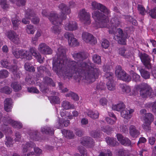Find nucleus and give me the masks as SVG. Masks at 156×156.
Here are the masks:
<instances>
[{
    "label": "nucleus",
    "instance_id": "obj_1",
    "mask_svg": "<svg viewBox=\"0 0 156 156\" xmlns=\"http://www.w3.org/2000/svg\"><path fill=\"white\" fill-rule=\"evenodd\" d=\"M52 65L53 70L60 77L69 80L73 77L75 80L82 79L89 83L98 79L101 73L99 69L89 61L79 63L74 60L68 61L66 49L62 47L58 49Z\"/></svg>",
    "mask_w": 156,
    "mask_h": 156
},
{
    "label": "nucleus",
    "instance_id": "obj_2",
    "mask_svg": "<svg viewBox=\"0 0 156 156\" xmlns=\"http://www.w3.org/2000/svg\"><path fill=\"white\" fill-rule=\"evenodd\" d=\"M58 8L61 11V12L60 15L58 17V18L61 20V22L59 23H58L57 24H53L55 26L52 27L51 28L52 32L56 35L60 34L61 32V29L58 25L61 24L63 20L66 19L67 15L71 13L70 9L64 3L61 4L59 5Z\"/></svg>",
    "mask_w": 156,
    "mask_h": 156
},
{
    "label": "nucleus",
    "instance_id": "obj_3",
    "mask_svg": "<svg viewBox=\"0 0 156 156\" xmlns=\"http://www.w3.org/2000/svg\"><path fill=\"white\" fill-rule=\"evenodd\" d=\"M92 15V17L95 20V26L97 28L107 27V23L109 21L108 16L98 10L94 11Z\"/></svg>",
    "mask_w": 156,
    "mask_h": 156
},
{
    "label": "nucleus",
    "instance_id": "obj_4",
    "mask_svg": "<svg viewBox=\"0 0 156 156\" xmlns=\"http://www.w3.org/2000/svg\"><path fill=\"white\" fill-rule=\"evenodd\" d=\"M35 144L30 142L23 144L22 145V151L24 155L27 152V156H38L42 153V151L37 147H35Z\"/></svg>",
    "mask_w": 156,
    "mask_h": 156
},
{
    "label": "nucleus",
    "instance_id": "obj_5",
    "mask_svg": "<svg viewBox=\"0 0 156 156\" xmlns=\"http://www.w3.org/2000/svg\"><path fill=\"white\" fill-rule=\"evenodd\" d=\"M135 87L136 90H140V94L142 98L150 97L153 93L151 87L144 83L136 85Z\"/></svg>",
    "mask_w": 156,
    "mask_h": 156
},
{
    "label": "nucleus",
    "instance_id": "obj_6",
    "mask_svg": "<svg viewBox=\"0 0 156 156\" xmlns=\"http://www.w3.org/2000/svg\"><path fill=\"white\" fill-rule=\"evenodd\" d=\"M1 64L2 67L9 69L12 73L15 79L20 78L21 72H18V68L16 65L12 66L7 60H3L1 61Z\"/></svg>",
    "mask_w": 156,
    "mask_h": 156
},
{
    "label": "nucleus",
    "instance_id": "obj_7",
    "mask_svg": "<svg viewBox=\"0 0 156 156\" xmlns=\"http://www.w3.org/2000/svg\"><path fill=\"white\" fill-rule=\"evenodd\" d=\"M117 33H118L116 36L115 35V31L113 28L112 30H109L108 31L109 34L114 35L113 36V39L117 41L119 44H126V37L125 35L123 33V30L120 28L117 29Z\"/></svg>",
    "mask_w": 156,
    "mask_h": 156
},
{
    "label": "nucleus",
    "instance_id": "obj_8",
    "mask_svg": "<svg viewBox=\"0 0 156 156\" xmlns=\"http://www.w3.org/2000/svg\"><path fill=\"white\" fill-rule=\"evenodd\" d=\"M42 14L43 16L48 18L52 24H57L61 22V20L58 18V15L54 12L49 13L47 10L44 9L42 11Z\"/></svg>",
    "mask_w": 156,
    "mask_h": 156
},
{
    "label": "nucleus",
    "instance_id": "obj_9",
    "mask_svg": "<svg viewBox=\"0 0 156 156\" xmlns=\"http://www.w3.org/2000/svg\"><path fill=\"white\" fill-rule=\"evenodd\" d=\"M115 74L116 76L120 80L125 81L131 80V77L123 70L120 66H118L116 68Z\"/></svg>",
    "mask_w": 156,
    "mask_h": 156
},
{
    "label": "nucleus",
    "instance_id": "obj_10",
    "mask_svg": "<svg viewBox=\"0 0 156 156\" xmlns=\"http://www.w3.org/2000/svg\"><path fill=\"white\" fill-rule=\"evenodd\" d=\"M90 14L87 12L85 9H83L80 10L78 15L80 20L83 22L84 24L86 25H88L90 23Z\"/></svg>",
    "mask_w": 156,
    "mask_h": 156
},
{
    "label": "nucleus",
    "instance_id": "obj_11",
    "mask_svg": "<svg viewBox=\"0 0 156 156\" xmlns=\"http://www.w3.org/2000/svg\"><path fill=\"white\" fill-rule=\"evenodd\" d=\"M5 34L7 37L14 44H18L20 43L19 35L15 31L12 30L7 31Z\"/></svg>",
    "mask_w": 156,
    "mask_h": 156
},
{
    "label": "nucleus",
    "instance_id": "obj_12",
    "mask_svg": "<svg viewBox=\"0 0 156 156\" xmlns=\"http://www.w3.org/2000/svg\"><path fill=\"white\" fill-rule=\"evenodd\" d=\"M25 17L27 19H31V22L36 24L40 21L39 18L36 16L34 11L30 9H28L25 11Z\"/></svg>",
    "mask_w": 156,
    "mask_h": 156
},
{
    "label": "nucleus",
    "instance_id": "obj_13",
    "mask_svg": "<svg viewBox=\"0 0 156 156\" xmlns=\"http://www.w3.org/2000/svg\"><path fill=\"white\" fill-rule=\"evenodd\" d=\"M143 119L144 120V122L142 126L146 131H148L150 129L151 123L154 119L153 116L151 113H147Z\"/></svg>",
    "mask_w": 156,
    "mask_h": 156
},
{
    "label": "nucleus",
    "instance_id": "obj_14",
    "mask_svg": "<svg viewBox=\"0 0 156 156\" xmlns=\"http://www.w3.org/2000/svg\"><path fill=\"white\" fill-rule=\"evenodd\" d=\"M65 37L68 39L69 45L72 47L79 45L77 40L74 38L73 34L70 32H66L64 34Z\"/></svg>",
    "mask_w": 156,
    "mask_h": 156
},
{
    "label": "nucleus",
    "instance_id": "obj_15",
    "mask_svg": "<svg viewBox=\"0 0 156 156\" xmlns=\"http://www.w3.org/2000/svg\"><path fill=\"white\" fill-rule=\"evenodd\" d=\"M91 6L93 9L99 10L107 15H108L110 14V11L105 6L101 4L94 1L92 2Z\"/></svg>",
    "mask_w": 156,
    "mask_h": 156
},
{
    "label": "nucleus",
    "instance_id": "obj_16",
    "mask_svg": "<svg viewBox=\"0 0 156 156\" xmlns=\"http://www.w3.org/2000/svg\"><path fill=\"white\" fill-rule=\"evenodd\" d=\"M38 51L42 54L47 55H51L52 53V50L45 43H42L38 46Z\"/></svg>",
    "mask_w": 156,
    "mask_h": 156
},
{
    "label": "nucleus",
    "instance_id": "obj_17",
    "mask_svg": "<svg viewBox=\"0 0 156 156\" xmlns=\"http://www.w3.org/2000/svg\"><path fill=\"white\" fill-rule=\"evenodd\" d=\"M82 38L83 40L87 43L95 44L97 42L96 38L92 35L87 32L82 33Z\"/></svg>",
    "mask_w": 156,
    "mask_h": 156
},
{
    "label": "nucleus",
    "instance_id": "obj_18",
    "mask_svg": "<svg viewBox=\"0 0 156 156\" xmlns=\"http://www.w3.org/2000/svg\"><path fill=\"white\" fill-rule=\"evenodd\" d=\"M141 62L144 65L148 68L151 67V58L149 55L145 53H141L139 55Z\"/></svg>",
    "mask_w": 156,
    "mask_h": 156
},
{
    "label": "nucleus",
    "instance_id": "obj_19",
    "mask_svg": "<svg viewBox=\"0 0 156 156\" xmlns=\"http://www.w3.org/2000/svg\"><path fill=\"white\" fill-rule=\"evenodd\" d=\"M87 54L84 52H74L72 54L74 59L77 62L83 61L86 59L87 57Z\"/></svg>",
    "mask_w": 156,
    "mask_h": 156
},
{
    "label": "nucleus",
    "instance_id": "obj_20",
    "mask_svg": "<svg viewBox=\"0 0 156 156\" xmlns=\"http://www.w3.org/2000/svg\"><path fill=\"white\" fill-rule=\"evenodd\" d=\"M29 51L31 54L32 56H33L36 58L37 59V61L38 62L40 63H41L43 62L41 55L38 52L37 49L35 47H31L30 48Z\"/></svg>",
    "mask_w": 156,
    "mask_h": 156
},
{
    "label": "nucleus",
    "instance_id": "obj_21",
    "mask_svg": "<svg viewBox=\"0 0 156 156\" xmlns=\"http://www.w3.org/2000/svg\"><path fill=\"white\" fill-rule=\"evenodd\" d=\"M134 111V110L133 109H131L130 108H126L121 112V115L122 117L124 118L127 119H130L132 117V114Z\"/></svg>",
    "mask_w": 156,
    "mask_h": 156
},
{
    "label": "nucleus",
    "instance_id": "obj_22",
    "mask_svg": "<svg viewBox=\"0 0 156 156\" xmlns=\"http://www.w3.org/2000/svg\"><path fill=\"white\" fill-rule=\"evenodd\" d=\"M64 28L67 30L70 31L76 30L78 29L77 24L75 21H69L65 25Z\"/></svg>",
    "mask_w": 156,
    "mask_h": 156
},
{
    "label": "nucleus",
    "instance_id": "obj_23",
    "mask_svg": "<svg viewBox=\"0 0 156 156\" xmlns=\"http://www.w3.org/2000/svg\"><path fill=\"white\" fill-rule=\"evenodd\" d=\"M37 76L38 77H40L41 76L43 75L44 71L48 75V76H50L51 74L49 71L48 70L46 66H43L41 65L37 67Z\"/></svg>",
    "mask_w": 156,
    "mask_h": 156
},
{
    "label": "nucleus",
    "instance_id": "obj_24",
    "mask_svg": "<svg viewBox=\"0 0 156 156\" xmlns=\"http://www.w3.org/2000/svg\"><path fill=\"white\" fill-rule=\"evenodd\" d=\"M4 108L7 112H10L12 107V102L11 98H6L4 102Z\"/></svg>",
    "mask_w": 156,
    "mask_h": 156
},
{
    "label": "nucleus",
    "instance_id": "obj_25",
    "mask_svg": "<svg viewBox=\"0 0 156 156\" xmlns=\"http://www.w3.org/2000/svg\"><path fill=\"white\" fill-rule=\"evenodd\" d=\"M11 21L14 30H16L18 28L20 23V20L19 19V17L16 15L13 16L12 17Z\"/></svg>",
    "mask_w": 156,
    "mask_h": 156
},
{
    "label": "nucleus",
    "instance_id": "obj_26",
    "mask_svg": "<svg viewBox=\"0 0 156 156\" xmlns=\"http://www.w3.org/2000/svg\"><path fill=\"white\" fill-rule=\"evenodd\" d=\"M6 121L14 128L20 129L22 127L23 125L21 123L18 121H15L10 118H7Z\"/></svg>",
    "mask_w": 156,
    "mask_h": 156
},
{
    "label": "nucleus",
    "instance_id": "obj_27",
    "mask_svg": "<svg viewBox=\"0 0 156 156\" xmlns=\"http://www.w3.org/2000/svg\"><path fill=\"white\" fill-rule=\"evenodd\" d=\"M21 58L25 61L30 60L32 58V56L28 51L22 49Z\"/></svg>",
    "mask_w": 156,
    "mask_h": 156
},
{
    "label": "nucleus",
    "instance_id": "obj_28",
    "mask_svg": "<svg viewBox=\"0 0 156 156\" xmlns=\"http://www.w3.org/2000/svg\"><path fill=\"white\" fill-rule=\"evenodd\" d=\"M112 108L113 110L119 112L124 109L126 105L123 102L120 101L116 104L112 105Z\"/></svg>",
    "mask_w": 156,
    "mask_h": 156
},
{
    "label": "nucleus",
    "instance_id": "obj_29",
    "mask_svg": "<svg viewBox=\"0 0 156 156\" xmlns=\"http://www.w3.org/2000/svg\"><path fill=\"white\" fill-rule=\"evenodd\" d=\"M129 134L133 138H136L140 134L139 132L136 129L135 126L131 125L129 127Z\"/></svg>",
    "mask_w": 156,
    "mask_h": 156
},
{
    "label": "nucleus",
    "instance_id": "obj_30",
    "mask_svg": "<svg viewBox=\"0 0 156 156\" xmlns=\"http://www.w3.org/2000/svg\"><path fill=\"white\" fill-rule=\"evenodd\" d=\"M141 76L145 79H149L150 78V74L149 72L144 69L141 68L139 69Z\"/></svg>",
    "mask_w": 156,
    "mask_h": 156
},
{
    "label": "nucleus",
    "instance_id": "obj_31",
    "mask_svg": "<svg viewBox=\"0 0 156 156\" xmlns=\"http://www.w3.org/2000/svg\"><path fill=\"white\" fill-rule=\"evenodd\" d=\"M41 131L43 133L48 134L50 135H52L54 133L53 129L47 126L42 127Z\"/></svg>",
    "mask_w": 156,
    "mask_h": 156
},
{
    "label": "nucleus",
    "instance_id": "obj_32",
    "mask_svg": "<svg viewBox=\"0 0 156 156\" xmlns=\"http://www.w3.org/2000/svg\"><path fill=\"white\" fill-rule=\"evenodd\" d=\"M106 141L108 144L112 146H115L118 144L115 139L109 137H106Z\"/></svg>",
    "mask_w": 156,
    "mask_h": 156
},
{
    "label": "nucleus",
    "instance_id": "obj_33",
    "mask_svg": "<svg viewBox=\"0 0 156 156\" xmlns=\"http://www.w3.org/2000/svg\"><path fill=\"white\" fill-rule=\"evenodd\" d=\"M121 23V22L117 17H115L112 20V24L115 27V30L117 27H119Z\"/></svg>",
    "mask_w": 156,
    "mask_h": 156
},
{
    "label": "nucleus",
    "instance_id": "obj_34",
    "mask_svg": "<svg viewBox=\"0 0 156 156\" xmlns=\"http://www.w3.org/2000/svg\"><path fill=\"white\" fill-rule=\"evenodd\" d=\"M11 87L16 92L22 89L20 84L18 82H12L11 83Z\"/></svg>",
    "mask_w": 156,
    "mask_h": 156
},
{
    "label": "nucleus",
    "instance_id": "obj_35",
    "mask_svg": "<svg viewBox=\"0 0 156 156\" xmlns=\"http://www.w3.org/2000/svg\"><path fill=\"white\" fill-rule=\"evenodd\" d=\"M106 85L109 90H113L115 89V84L113 80L108 81Z\"/></svg>",
    "mask_w": 156,
    "mask_h": 156
},
{
    "label": "nucleus",
    "instance_id": "obj_36",
    "mask_svg": "<svg viewBox=\"0 0 156 156\" xmlns=\"http://www.w3.org/2000/svg\"><path fill=\"white\" fill-rule=\"evenodd\" d=\"M87 115L90 118L93 119H97L98 117L99 114L97 111L93 112L91 110L88 111Z\"/></svg>",
    "mask_w": 156,
    "mask_h": 156
},
{
    "label": "nucleus",
    "instance_id": "obj_37",
    "mask_svg": "<svg viewBox=\"0 0 156 156\" xmlns=\"http://www.w3.org/2000/svg\"><path fill=\"white\" fill-rule=\"evenodd\" d=\"M62 133L66 137L71 139L74 137V135L73 132L70 130L64 129L62 131Z\"/></svg>",
    "mask_w": 156,
    "mask_h": 156
},
{
    "label": "nucleus",
    "instance_id": "obj_38",
    "mask_svg": "<svg viewBox=\"0 0 156 156\" xmlns=\"http://www.w3.org/2000/svg\"><path fill=\"white\" fill-rule=\"evenodd\" d=\"M24 66L25 69L27 71L34 72L35 71V68L33 66H30L29 62H26Z\"/></svg>",
    "mask_w": 156,
    "mask_h": 156
},
{
    "label": "nucleus",
    "instance_id": "obj_39",
    "mask_svg": "<svg viewBox=\"0 0 156 156\" xmlns=\"http://www.w3.org/2000/svg\"><path fill=\"white\" fill-rule=\"evenodd\" d=\"M62 106L65 109L68 110L70 109L73 108L74 106L71 104L67 101H64L62 104Z\"/></svg>",
    "mask_w": 156,
    "mask_h": 156
},
{
    "label": "nucleus",
    "instance_id": "obj_40",
    "mask_svg": "<svg viewBox=\"0 0 156 156\" xmlns=\"http://www.w3.org/2000/svg\"><path fill=\"white\" fill-rule=\"evenodd\" d=\"M0 91L2 93H4L7 94H9L12 92V90L10 87L8 86H6L1 88Z\"/></svg>",
    "mask_w": 156,
    "mask_h": 156
},
{
    "label": "nucleus",
    "instance_id": "obj_41",
    "mask_svg": "<svg viewBox=\"0 0 156 156\" xmlns=\"http://www.w3.org/2000/svg\"><path fill=\"white\" fill-rule=\"evenodd\" d=\"M120 87L122 91L126 93H128L130 91V88L129 86L124 84H122L120 85Z\"/></svg>",
    "mask_w": 156,
    "mask_h": 156
},
{
    "label": "nucleus",
    "instance_id": "obj_42",
    "mask_svg": "<svg viewBox=\"0 0 156 156\" xmlns=\"http://www.w3.org/2000/svg\"><path fill=\"white\" fill-rule=\"evenodd\" d=\"M22 51V49L18 50L17 49H12V52L16 58H21V56Z\"/></svg>",
    "mask_w": 156,
    "mask_h": 156
},
{
    "label": "nucleus",
    "instance_id": "obj_43",
    "mask_svg": "<svg viewBox=\"0 0 156 156\" xmlns=\"http://www.w3.org/2000/svg\"><path fill=\"white\" fill-rule=\"evenodd\" d=\"M44 82L47 84L51 85L53 87H54L55 86V83L51 78L46 76L44 78Z\"/></svg>",
    "mask_w": 156,
    "mask_h": 156
},
{
    "label": "nucleus",
    "instance_id": "obj_44",
    "mask_svg": "<svg viewBox=\"0 0 156 156\" xmlns=\"http://www.w3.org/2000/svg\"><path fill=\"white\" fill-rule=\"evenodd\" d=\"M137 10L140 14L143 16L145 14L146 11L143 5L138 4L137 5Z\"/></svg>",
    "mask_w": 156,
    "mask_h": 156
},
{
    "label": "nucleus",
    "instance_id": "obj_45",
    "mask_svg": "<svg viewBox=\"0 0 156 156\" xmlns=\"http://www.w3.org/2000/svg\"><path fill=\"white\" fill-rule=\"evenodd\" d=\"M92 59L93 62L95 63L99 64L101 63V57L98 55H94L92 57Z\"/></svg>",
    "mask_w": 156,
    "mask_h": 156
},
{
    "label": "nucleus",
    "instance_id": "obj_46",
    "mask_svg": "<svg viewBox=\"0 0 156 156\" xmlns=\"http://www.w3.org/2000/svg\"><path fill=\"white\" fill-rule=\"evenodd\" d=\"M13 141L12 139L10 137H6V139L5 141V144L8 147H11L13 143Z\"/></svg>",
    "mask_w": 156,
    "mask_h": 156
},
{
    "label": "nucleus",
    "instance_id": "obj_47",
    "mask_svg": "<svg viewBox=\"0 0 156 156\" xmlns=\"http://www.w3.org/2000/svg\"><path fill=\"white\" fill-rule=\"evenodd\" d=\"M15 0H10V1L13 3H15ZM26 3L25 0H16V4L18 6H24Z\"/></svg>",
    "mask_w": 156,
    "mask_h": 156
},
{
    "label": "nucleus",
    "instance_id": "obj_48",
    "mask_svg": "<svg viewBox=\"0 0 156 156\" xmlns=\"http://www.w3.org/2000/svg\"><path fill=\"white\" fill-rule=\"evenodd\" d=\"M9 76L8 72L5 69H2L0 71V79L5 78Z\"/></svg>",
    "mask_w": 156,
    "mask_h": 156
},
{
    "label": "nucleus",
    "instance_id": "obj_49",
    "mask_svg": "<svg viewBox=\"0 0 156 156\" xmlns=\"http://www.w3.org/2000/svg\"><path fill=\"white\" fill-rule=\"evenodd\" d=\"M26 30L28 34H33L35 32L34 26L30 24L27 25Z\"/></svg>",
    "mask_w": 156,
    "mask_h": 156
},
{
    "label": "nucleus",
    "instance_id": "obj_50",
    "mask_svg": "<svg viewBox=\"0 0 156 156\" xmlns=\"http://www.w3.org/2000/svg\"><path fill=\"white\" fill-rule=\"evenodd\" d=\"M148 14L152 18L156 19V7L149 10Z\"/></svg>",
    "mask_w": 156,
    "mask_h": 156
},
{
    "label": "nucleus",
    "instance_id": "obj_51",
    "mask_svg": "<svg viewBox=\"0 0 156 156\" xmlns=\"http://www.w3.org/2000/svg\"><path fill=\"white\" fill-rule=\"evenodd\" d=\"M59 126H57L58 128H61L63 126V123H64V126H67L69 124V120H66L65 121H63V119H61V120L60 119L59 122Z\"/></svg>",
    "mask_w": 156,
    "mask_h": 156
},
{
    "label": "nucleus",
    "instance_id": "obj_52",
    "mask_svg": "<svg viewBox=\"0 0 156 156\" xmlns=\"http://www.w3.org/2000/svg\"><path fill=\"white\" fill-rule=\"evenodd\" d=\"M118 153L121 156H129V151L123 149L119 150L118 151Z\"/></svg>",
    "mask_w": 156,
    "mask_h": 156
},
{
    "label": "nucleus",
    "instance_id": "obj_53",
    "mask_svg": "<svg viewBox=\"0 0 156 156\" xmlns=\"http://www.w3.org/2000/svg\"><path fill=\"white\" fill-rule=\"evenodd\" d=\"M131 141L128 138L125 137L121 143L125 146H128L131 145Z\"/></svg>",
    "mask_w": 156,
    "mask_h": 156
},
{
    "label": "nucleus",
    "instance_id": "obj_54",
    "mask_svg": "<svg viewBox=\"0 0 156 156\" xmlns=\"http://www.w3.org/2000/svg\"><path fill=\"white\" fill-rule=\"evenodd\" d=\"M113 73L110 72H107L105 73V76L107 79V80H113Z\"/></svg>",
    "mask_w": 156,
    "mask_h": 156
},
{
    "label": "nucleus",
    "instance_id": "obj_55",
    "mask_svg": "<svg viewBox=\"0 0 156 156\" xmlns=\"http://www.w3.org/2000/svg\"><path fill=\"white\" fill-rule=\"evenodd\" d=\"M0 5L3 9H6L9 7V5L7 4L6 0H0Z\"/></svg>",
    "mask_w": 156,
    "mask_h": 156
},
{
    "label": "nucleus",
    "instance_id": "obj_56",
    "mask_svg": "<svg viewBox=\"0 0 156 156\" xmlns=\"http://www.w3.org/2000/svg\"><path fill=\"white\" fill-rule=\"evenodd\" d=\"M82 144L84 146H88L89 144H93V142L92 139L91 138L89 137L87 140H84V142L82 141L81 142Z\"/></svg>",
    "mask_w": 156,
    "mask_h": 156
},
{
    "label": "nucleus",
    "instance_id": "obj_57",
    "mask_svg": "<svg viewBox=\"0 0 156 156\" xmlns=\"http://www.w3.org/2000/svg\"><path fill=\"white\" fill-rule=\"evenodd\" d=\"M27 90L29 92L33 93L38 94L39 92V90L35 87H28L27 88Z\"/></svg>",
    "mask_w": 156,
    "mask_h": 156
},
{
    "label": "nucleus",
    "instance_id": "obj_58",
    "mask_svg": "<svg viewBox=\"0 0 156 156\" xmlns=\"http://www.w3.org/2000/svg\"><path fill=\"white\" fill-rule=\"evenodd\" d=\"M133 80L136 82H139L140 80V76L136 73H134L132 75Z\"/></svg>",
    "mask_w": 156,
    "mask_h": 156
},
{
    "label": "nucleus",
    "instance_id": "obj_59",
    "mask_svg": "<svg viewBox=\"0 0 156 156\" xmlns=\"http://www.w3.org/2000/svg\"><path fill=\"white\" fill-rule=\"evenodd\" d=\"M38 132L37 131H35V132H31L29 134V135L30 136V137L31 138L33 139V140H37V136H38V135L37 134Z\"/></svg>",
    "mask_w": 156,
    "mask_h": 156
},
{
    "label": "nucleus",
    "instance_id": "obj_60",
    "mask_svg": "<svg viewBox=\"0 0 156 156\" xmlns=\"http://www.w3.org/2000/svg\"><path fill=\"white\" fill-rule=\"evenodd\" d=\"M148 107H151L152 111L156 113V101L153 103H150L148 104L147 106Z\"/></svg>",
    "mask_w": 156,
    "mask_h": 156
},
{
    "label": "nucleus",
    "instance_id": "obj_61",
    "mask_svg": "<svg viewBox=\"0 0 156 156\" xmlns=\"http://www.w3.org/2000/svg\"><path fill=\"white\" fill-rule=\"evenodd\" d=\"M49 100L52 104H59L60 102L59 98H49Z\"/></svg>",
    "mask_w": 156,
    "mask_h": 156
},
{
    "label": "nucleus",
    "instance_id": "obj_62",
    "mask_svg": "<svg viewBox=\"0 0 156 156\" xmlns=\"http://www.w3.org/2000/svg\"><path fill=\"white\" fill-rule=\"evenodd\" d=\"M109 45V43L108 40L106 39L103 40L101 46L102 47L105 49L107 48Z\"/></svg>",
    "mask_w": 156,
    "mask_h": 156
},
{
    "label": "nucleus",
    "instance_id": "obj_63",
    "mask_svg": "<svg viewBox=\"0 0 156 156\" xmlns=\"http://www.w3.org/2000/svg\"><path fill=\"white\" fill-rule=\"evenodd\" d=\"M126 51V49L125 48H120L119 49V54L127 58L128 55H126L125 54V52Z\"/></svg>",
    "mask_w": 156,
    "mask_h": 156
},
{
    "label": "nucleus",
    "instance_id": "obj_64",
    "mask_svg": "<svg viewBox=\"0 0 156 156\" xmlns=\"http://www.w3.org/2000/svg\"><path fill=\"white\" fill-rule=\"evenodd\" d=\"M82 156H87V153L84 148L82 146L78 148Z\"/></svg>",
    "mask_w": 156,
    "mask_h": 156
}]
</instances>
